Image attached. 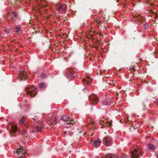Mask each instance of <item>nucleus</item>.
Masks as SVG:
<instances>
[{
    "instance_id": "obj_1",
    "label": "nucleus",
    "mask_w": 158,
    "mask_h": 158,
    "mask_svg": "<svg viewBox=\"0 0 158 158\" xmlns=\"http://www.w3.org/2000/svg\"><path fill=\"white\" fill-rule=\"evenodd\" d=\"M141 151L139 148L134 145L133 151H131L130 155L131 158H138L142 156Z\"/></svg>"
},
{
    "instance_id": "obj_2",
    "label": "nucleus",
    "mask_w": 158,
    "mask_h": 158,
    "mask_svg": "<svg viewBox=\"0 0 158 158\" xmlns=\"http://www.w3.org/2000/svg\"><path fill=\"white\" fill-rule=\"evenodd\" d=\"M27 95L32 97L35 96L36 94V88L34 86L31 85L26 89Z\"/></svg>"
},
{
    "instance_id": "obj_3",
    "label": "nucleus",
    "mask_w": 158,
    "mask_h": 158,
    "mask_svg": "<svg viewBox=\"0 0 158 158\" xmlns=\"http://www.w3.org/2000/svg\"><path fill=\"white\" fill-rule=\"evenodd\" d=\"M56 10L59 13H62L66 11L67 6L65 4L59 3L56 5Z\"/></svg>"
},
{
    "instance_id": "obj_4",
    "label": "nucleus",
    "mask_w": 158,
    "mask_h": 158,
    "mask_svg": "<svg viewBox=\"0 0 158 158\" xmlns=\"http://www.w3.org/2000/svg\"><path fill=\"white\" fill-rule=\"evenodd\" d=\"M89 99L90 104L91 106L95 105L99 102L98 97L94 94L90 95Z\"/></svg>"
},
{
    "instance_id": "obj_5",
    "label": "nucleus",
    "mask_w": 158,
    "mask_h": 158,
    "mask_svg": "<svg viewBox=\"0 0 158 158\" xmlns=\"http://www.w3.org/2000/svg\"><path fill=\"white\" fill-rule=\"evenodd\" d=\"M43 125V122L41 121L36 122L35 123L33 130V132H39L42 128V127Z\"/></svg>"
},
{
    "instance_id": "obj_6",
    "label": "nucleus",
    "mask_w": 158,
    "mask_h": 158,
    "mask_svg": "<svg viewBox=\"0 0 158 158\" xmlns=\"http://www.w3.org/2000/svg\"><path fill=\"white\" fill-rule=\"evenodd\" d=\"M17 151L15 152L18 155V157L19 158L22 157V156L24 155L26 153V149L25 148L24 149L23 148L20 147L19 148H17L16 149Z\"/></svg>"
},
{
    "instance_id": "obj_7",
    "label": "nucleus",
    "mask_w": 158,
    "mask_h": 158,
    "mask_svg": "<svg viewBox=\"0 0 158 158\" xmlns=\"http://www.w3.org/2000/svg\"><path fill=\"white\" fill-rule=\"evenodd\" d=\"M103 142L104 145L108 146L111 145L112 143V140L111 137L106 136L104 138Z\"/></svg>"
},
{
    "instance_id": "obj_8",
    "label": "nucleus",
    "mask_w": 158,
    "mask_h": 158,
    "mask_svg": "<svg viewBox=\"0 0 158 158\" xmlns=\"http://www.w3.org/2000/svg\"><path fill=\"white\" fill-rule=\"evenodd\" d=\"M73 70L72 69H68L66 71V74L68 78L75 77L76 75L73 73Z\"/></svg>"
},
{
    "instance_id": "obj_9",
    "label": "nucleus",
    "mask_w": 158,
    "mask_h": 158,
    "mask_svg": "<svg viewBox=\"0 0 158 158\" xmlns=\"http://www.w3.org/2000/svg\"><path fill=\"white\" fill-rule=\"evenodd\" d=\"M101 141L100 139H92L91 140V144L95 148H98L100 145Z\"/></svg>"
},
{
    "instance_id": "obj_10",
    "label": "nucleus",
    "mask_w": 158,
    "mask_h": 158,
    "mask_svg": "<svg viewBox=\"0 0 158 158\" xmlns=\"http://www.w3.org/2000/svg\"><path fill=\"white\" fill-rule=\"evenodd\" d=\"M27 77V74L25 71H22L20 72L19 75V80H22L23 79H26Z\"/></svg>"
},
{
    "instance_id": "obj_11",
    "label": "nucleus",
    "mask_w": 158,
    "mask_h": 158,
    "mask_svg": "<svg viewBox=\"0 0 158 158\" xmlns=\"http://www.w3.org/2000/svg\"><path fill=\"white\" fill-rule=\"evenodd\" d=\"M10 129L11 132H15L18 130L15 123H12L10 124L8 128V129Z\"/></svg>"
},
{
    "instance_id": "obj_12",
    "label": "nucleus",
    "mask_w": 158,
    "mask_h": 158,
    "mask_svg": "<svg viewBox=\"0 0 158 158\" xmlns=\"http://www.w3.org/2000/svg\"><path fill=\"white\" fill-rule=\"evenodd\" d=\"M61 120L65 122L67 124H72L73 121H70L69 118L66 115L62 116L61 118Z\"/></svg>"
},
{
    "instance_id": "obj_13",
    "label": "nucleus",
    "mask_w": 158,
    "mask_h": 158,
    "mask_svg": "<svg viewBox=\"0 0 158 158\" xmlns=\"http://www.w3.org/2000/svg\"><path fill=\"white\" fill-rule=\"evenodd\" d=\"M92 79H90L89 77H87L86 78L83 79V81L84 84H86L87 85H89L91 83Z\"/></svg>"
},
{
    "instance_id": "obj_14",
    "label": "nucleus",
    "mask_w": 158,
    "mask_h": 158,
    "mask_svg": "<svg viewBox=\"0 0 158 158\" xmlns=\"http://www.w3.org/2000/svg\"><path fill=\"white\" fill-rule=\"evenodd\" d=\"M102 102L103 104L107 106H109L112 103L111 100L109 99H105Z\"/></svg>"
},
{
    "instance_id": "obj_15",
    "label": "nucleus",
    "mask_w": 158,
    "mask_h": 158,
    "mask_svg": "<svg viewBox=\"0 0 158 158\" xmlns=\"http://www.w3.org/2000/svg\"><path fill=\"white\" fill-rule=\"evenodd\" d=\"M148 147L149 150L153 151L155 148L154 145L151 143L148 144Z\"/></svg>"
},
{
    "instance_id": "obj_16",
    "label": "nucleus",
    "mask_w": 158,
    "mask_h": 158,
    "mask_svg": "<svg viewBox=\"0 0 158 158\" xmlns=\"http://www.w3.org/2000/svg\"><path fill=\"white\" fill-rule=\"evenodd\" d=\"M17 14L15 12H12L10 13L9 14V16L11 19H13L14 17H16Z\"/></svg>"
},
{
    "instance_id": "obj_17",
    "label": "nucleus",
    "mask_w": 158,
    "mask_h": 158,
    "mask_svg": "<svg viewBox=\"0 0 158 158\" xmlns=\"http://www.w3.org/2000/svg\"><path fill=\"white\" fill-rule=\"evenodd\" d=\"M21 30V29L19 26H16L15 29V31L17 33L19 32Z\"/></svg>"
},
{
    "instance_id": "obj_18",
    "label": "nucleus",
    "mask_w": 158,
    "mask_h": 158,
    "mask_svg": "<svg viewBox=\"0 0 158 158\" xmlns=\"http://www.w3.org/2000/svg\"><path fill=\"white\" fill-rule=\"evenodd\" d=\"M39 87L41 89H44L46 87V85L44 83H41L39 84Z\"/></svg>"
},
{
    "instance_id": "obj_19",
    "label": "nucleus",
    "mask_w": 158,
    "mask_h": 158,
    "mask_svg": "<svg viewBox=\"0 0 158 158\" xmlns=\"http://www.w3.org/2000/svg\"><path fill=\"white\" fill-rule=\"evenodd\" d=\"M105 158H118V157L116 156H114L109 154L106 156Z\"/></svg>"
},
{
    "instance_id": "obj_20",
    "label": "nucleus",
    "mask_w": 158,
    "mask_h": 158,
    "mask_svg": "<svg viewBox=\"0 0 158 158\" xmlns=\"http://www.w3.org/2000/svg\"><path fill=\"white\" fill-rule=\"evenodd\" d=\"M56 120L55 118H54L53 119H51L50 121V122L52 123V125L56 124Z\"/></svg>"
},
{
    "instance_id": "obj_21",
    "label": "nucleus",
    "mask_w": 158,
    "mask_h": 158,
    "mask_svg": "<svg viewBox=\"0 0 158 158\" xmlns=\"http://www.w3.org/2000/svg\"><path fill=\"white\" fill-rule=\"evenodd\" d=\"M19 122L21 125L24 124L25 123V119L24 118H21L19 121Z\"/></svg>"
},
{
    "instance_id": "obj_22",
    "label": "nucleus",
    "mask_w": 158,
    "mask_h": 158,
    "mask_svg": "<svg viewBox=\"0 0 158 158\" xmlns=\"http://www.w3.org/2000/svg\"><path fill=\"white\" fill-rule=\"evenodd\" d=\"M143 27L144 28H147L149 27L148 24L147 23H145L143 25Z\"/></svg>"
},
{
    "instance_id": "obj_23",
    "label": "nucleus",
    "mask_w": 158,
    "mask_h": 158,
    "mask_svg": "<svg viewBox=\"0 0 158 158\" xmlns=\"http://www.w3.org/2000/svg\"><path fill=\"white\" fill-rule=\"evenodd\" d=\"M10 30V28H6L5 30L4 31L7 34H8L9 33Z\"/></svg>"
},
{
    "instance_id": "obj_24",
    "label": "nucleus",
    "mask_w": 158,
    "mask_h": 158,
    "mask_svg": "<svg viewBox=\"0 0 158 158\" xmlns=\"http://www.w3.org/2000/svg\"><path fill=\"white\" fill-rule=\"evenodd\" d=\"M64 133L67 134V135H68L69 134V135H70V136H72L73 134L71 133V132H70L69 131H64Z\"/></svg>"
},
{
    "instance_id": "obj_25",
    "label": "nucleus",
    "mask_w": 158,
    "mask_h": 158,
    "mask_svg": "<svg viewBox=\"0 0 158 158\" xmlns=\"http://www.w3.org/2000/svg\"><path fill=\"white\" fill-rule=\"evenodd\" d=\"M46 77V76L45 74H42L41 75V77L42 78H44Z\"/></svg>"
},
{
    "instance_id": "obj_26",
    "label": "nucleus",
    "mask_w": 158,
    "mask_h": 158,
    "mask_svg": "<svg viewBox=\"0 0 158 158\" xmlns=\"http://www.w3.org/2000/svg\"><path fill=\"white\" fill-rule=\"evenodd\" d=\"M27 132V131L26 130H24L22 134L23 135H25Z\"/></svg>"
},
{
    "instance_id": "obj_27",
    "label": "nucleus",
    "mask_w": 158,
    "mask_h": 158,
    "mask_svg": "<svg viewBox=\"0 0 158 158\" xmlns=\"http://www.w3.org/2000/svg\"><path fill=\"white\" fill-rule=\"evenodd\" d=\"M104 123V122L103 121H102V120H101L99 122V123L100 124H103Z\"/></svg>"
},
{
    "instance_id": "obj_28",
    "label": "nucleus",
    "mask_w": 158,
    "mask_h": 158,
    "mask_svg": "<svg viewBox=\"0 0 158 158\" xmlns=\"http://www.w3.org/2000/svg\"><path fill=\"white\" fill-rule=\"evenodd\" d=\"M111 125H112L111 123H110V122L108 123L107 124V125L108 126H110Z\"/></svg>"
},
{
    "instance_id": "obj_29",
    "label": "nucleus",
    "mask_w": 158,
    "mask_h": 158,
    "mask_svg": "<svg viewBox=\"0 0 158 158\" xmlns=\"http://www.w3.org/2000/svg\"><path fill=\"white\" fill-rule=\"evenodd\" d=\"M156 156L157 158H158V151L157 152V153H156Z\"/></svg>"
},
{
    "instance_id": "obj_30",
    "label": "nucleus",
    "mask_w": 158,
    "mask_h": 158,
    "mask_svg": "<svg viewBox=\"0 0 158 158\" xmlns=\"http://www.w3.org/2000/svg\"><path fill=\"white\" fill-rule=\"evenodd\" d=\"M121 158H126V157H122V156L121 157Z\"/></svg>"
}]
</instances>
